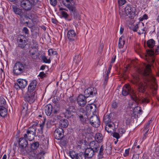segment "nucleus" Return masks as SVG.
I'll return each mask as SVG.
<instances>
[{
  "label": "nucleus",
  "mask_w": 159,
  "mask_h": 159,
  "mask_svg": "<svg viewBox=\"0 0 159 159\" xmlns=\"http://www.w3.org/2000/svg\"><path fill=\"white\" fill-rule=\"evenodd\" d=\"M151 66L150 64L147 65L146 66V69L143 72L144 79L148 82L152 81L153 83L151 86V89H157V85L155 82V79L151 73Z\"/></svg>",
  "instance_id": "f257e3e1"
},
{
  "label": "nucleus",
  "mask_w": 159,
  "mask_h": 159,
  "mask_svg": "<svg viewBox=\"0 0 159 159\" xmlns=\"http://www.w3.org/2000/svg\"><path fill=\"white\" fill-rule=\"evenodd\" d=\"M84 95L83 94L80 95L77 99L78 105L81 107H84L87 103L86 98L92 97L95 96L97 93V90H84Z\"/></svg>",
  "instance_id": "f03ea898"
},
{
  "label": "nucleus",
  "mask_w": 159,
  "mask_h": 159,
  "mask_svg": "<svg viewBox=\"0 0 159 159\" xmlns=\"http://www.w3.org/2000/svg\"><path fill=\"white\" fill-rule=\"evenodd\" d=\"M24 97L25 100L30 103H33L36 98V94L35 90H25ZM24 93L23 92H22Z\"/></svg>",
  "instance_id": "7ed1b4c3"
},
{
  "label": "nucleus",
  "mask_w": 159,
  "mask_h": 159,
  "mask_svg": "<svg viewBox=\"0 0 159 159\" xmlns=\"http://www.w3.org/2000/svg\"><path fill=\"white\" fill-rule=\"evenodd\" d=\"M159 49V46H158L157 48L154 49H147L146 52H147V55H146V59L148 61V62L151 64L152 65L154 63L155 59L154 58V56L155 54H157V52H158Z\"/></svg>",
  "instance_id": "20e7f679"
},
{
  "label": "nucleus",
  "mask_w": 159,
  "mask_h": 159,
  "mask_svg": "<svg viewBox=\"0 0 159 159\" xmlns=\"http://www.w3.org/2000/svg\"><path fill=\"white\" fill-rule=\"evenodd\" d=\"M20 2L21 7L25 11H31L34 6L32 0H20Z\"/></svg>",
  "instance_id": "39448f33"
},
{
  "label": "nucleus",
  "mask_w": 159,
  "mask_h": 159,
  "mask_svg": "<svg viewBox=\"0 0 159 159\" xmlns=\"http://www.w3.org/2000/svg\"><path fill=\"white\" fill-rule=\"evenodd\" d=\"M124 9L125 14L131 19H133L136 15V8L132 5H128Z\"/></svg>",
  "instance_id": "423d86ee"
},
{
  "label": "nucleus",
  "mask_w": 159,
  "mask_h": 159,
  "mask_svg": "<svg viewBox=\"0 0 159 159\" xmlns=\"http://www.w3.org/2000/svg\"><path fill=\"white\" fill-rule=\"evenodd\" d=\"M25 65L21 62H16L13 67L14 73L16 75L21 74L25 71Z\"/></svg>",
  "instance_id": "0eeeda50"
},
{
  "label": "nucleus",
  "mask_w": 159,
  "mask_h": 159,
  "mask_svg": "<svg viewBox=\"0 0 159 159\" xmlns=\"http://www.w3.org/2000/svg\"><path fill=\"white\" fill-rule=\"evenodd\" d=\"M131 98V100L129 101V106L131 108H134V111H136V109L138 110V111L137 112L140 114L142 111L140 109V107H137L139 101V99L137 96V94H136L134 96H132Z\"/></svg>",
  "instance_id": "6e6552de"
},
{
  "label": "nucleus",
  "mask_w": 159,
  "mask_h": 159,
  "mask_svg": "<svg viewBox=\"0 0 159 159\" xmlns=\"http://www.w3.org/2000/svg\"><path fill=\"white\" fill-rule=\"evenodd\" d=\"M17 47L21 49L25 48L27 44V41L25 36L22 35H19L18 36L16 40Z\"/></svg>",
  "instance_id": "1a4fd4ad"
},
{
  "label": "nucleus",
  "mask_w": 159,
  "mask_h": 159,
  "mask_svg": "<svg viewBox=\"0 0 159 159\" xmlns=\"http://www.w3.org/2000/svg\"><path fill=\"white\" fill-rule=\"evenodd\" d=\"M68 8L70 10L71 15L73 16L74 19L78 20H80V15L75 7L72 6H70Z\"/></svg>",
  "instance_id": "9d476101"
},
{
  "label": "nucleus",
  "mask_w": 159,
  "mask_h": 159,
  "mask_svg": "<svg viewBox=\"0 0 159 159\" xmlns=\"http://www.w3.org/2000/svg\"><path fill=\"white\" fill-rule=\"evenodd\" d=\"M89 121L93 127H98L100 125L99 118L96 115H93L90 117Z\"/></svg>",
  "instance_id": "9b49d317"
},
{
  "label": "nucleus",
  "mask_w": 159,
  "mask_h": 159,
  "mask_svg": "<svg viewBox=\"0 0 159 159\" xmlns=\"http://www.w3.org/2000/svg\"><path fill=\"white\" fill-rule=\"evenodd\" d=\"M70 155L72 159H85L84 154L81 152L78 153L74 151L70 152Z\"/></svg>",
  "instance_id": "f8f14e48"
},
{
  "label": "nucleus",
  "mask_w": 159,
  "mask_h": 159,
  "mask_svg": "<svg viewBox=\"0 0 159 159\" xmlns=\"http://www.w3.org/2000/svg\"><path fill=\"white\" fill-rule=\"evenodd\" d=\"M63 130L61 128H58L55 130L54 135L57 139H61L63 136Z\"/></svg>",
  "instance_id": "ddd939ff"
},
{
  "label": "nucleus",
  "mask_w": 159,
  "mask_h": 159,
  "mask_svg": "<svg viewBox=\"0 0 159 159\" xmlns=\"http://www.w3.org/2000/svg\"><path fill=\"white\" fill-rule=\"evenodd\" d=\"M27 84V82L25 80L20 79L18 81V83L15 84L14 87L17 89H18V87L21 89H24L26 86Z\"/></svg>",
  "instance_id": "4468645a"
},
{
  "label": "nucleus",
  "mask_w": 159,
  "mask_h": 159,
  "mask_svg": "<svg viewBox=\"0 0 159 159\" xmlns=\"http://www.w3.org/2000/svg\"><path fill=\"white\" fill-rule=\"evenodd\" d=\"M68 39L70 41H73L76 39L77 36L74 30H70L67 34Z\"/></svg>",
  "instance_id": "2eb2a0df"
},
{
  "label": "nucleus",
  "mask_w": 159,
  "mask_h": 159,
  "mask_svg": "<svg viewBox=\"0 0 159 159\" xmlns=\"http://www.w3.org/2000/svg\"><path fill=\"white\" fill-rule=\"evenodd\" d=\"M95 152H96L93 149L89 148H87L85 150L84 154L85 157L91 158L93 156Z\"/></svg>",
  "instance_id": "dca6fc26"
},
{
  "label": "nucleus",
  "mask_w": 159,
  "mask_h": 159,
  "mask_svg": "<svg viewBox=\"0 0 159 159\" xmlns=\"http://www.w3.org/2000/svg\"><path fill=\"white\" fill-rule=\"evenodd\" d=\"M13 10L15 13L19 15L21 18L24 16L25 17H28L26 15L24 14V13L22 9L17 7L16 6H14L12 7Z\"/></svg>",
  "instance_id": "f3484780"
},
{
  "label": "nucleus",
  "mask_w": 159,
  "mask_h": 159,
  "mask_svg": "<svg viewBox=\"0 0 159 159\" xmlns=\"http://www.w3.org/2000/svg\"><path fill=\"white\" fill-rule=\"evenodd\" d=\"M140 79L139 77L135 78V83L139 85V89H146L148 88V84L146 82H139Z\"/></svg>",
  "instance_id": "a211bd4d"
},
{
  "label": "nucleus",
  "mask_w": 159,
  "mask_h": 159,
  "mask_svg": "<svg viewBox=\"0 0 159 159\" xmlns=\"http://www.w3.org/2000/svg\"><path fill=\"white\" fill-rule=\"evenodd\" d=\"M27 139L25 138L24 137L20 138L19 139V144L20 148L23 149L26 148L28 144Z\"/></svg>",
  "instance_id": "6ab92c4d"
},
{
  "label": "nucleus",
  "mask_w": 159,
  "mask_h": 159,
  "mask_svg": "<svg viewBox=\"0 0 159 159\" xmlns=\"http://www.w3.org/2000/svg\"><path fill=\"white\" fill-rule=\"evenodd\" d=\"M121 93L124 96H126L129 94L130 97L134 96L136 94L134 90H122Z\"/></svg>",
  "instance_id": "aec40b11"
},
{
  "label": "nucleus",
  "mask_w": 159,
  "mask_h": 159,
  "mask_svg": "<svg viewBox=\"0 0 159 159\" xmlns=\"http://www.w3.org/2000/svg\"><path fill=\"white\" fill-rule=\"evenodd\" d=\"M53 107L50 104H48L45 106V111L46 115L50 116L52 111Z\"/></svg>",
  "instance_id": "412c9836"
},
{
  "label": "nucleus",
  "mask_w": 159,
  "mask_h": 159,
  "mask_svg": "<svg viewBox=\"0 0 159 159\" xmlns=\"http://www.w3.org/2000/svg\"><path fill=\"white\" fill-rule=\"evenodd\" d=\"M96 108V106L95 104H88L86 106V110L88 113L92 112L93 114L95 112Z\"/></svg>",
  "instance_id": "4be33fe9"
},
{
  "label": "nucleus",
  "mask_w": 159,
  "mask_h": 159,
  "mask_svg": "<svg viewBox=\"0 0 159 159\" xmlns=\"http://www.w3.org/2000/svg\"><path fill=\"white\" fill-rule=\"evenodd\" d=\"M89 145L90 146L89 148L93 149L96 152H97L99 149V145L98 143H96L94 141L91 142Z\"/></svg>",
  "instance_id": "5701e85b"
},
{
  "label": "nucleus",
  "mask_w": 159,
  "mask_h": 159,
  "mask_svg": "<svg viewBox=\"0 0 159 159\" xmlns=\"http://www.w3.org/2000/svg\"><path fill=\"white\" fill-rule=\"evenodd\" d=\"M114 124L112 122H110V123H107L105 127V130L108 133H111L112 132V131L113 130V126Z\"/></svg>",
  "instance_id": "b1692460"
},
{
  "label": "nucleus",
  "mask_w": 159,
  "mask_h": 159,
  "mask_svg": "<svg viewBox=\"0 0 159 159\" xmlns=\"http://www.w3.org/2000/svg\"><path fill=\"white\" fill-rule=\"evenodd\" d=\"M56 120L54 118L51 117L48 120L46 123V126L47 128H50L54 124L55 121Z\"/></svg>",
  "instance_id": "393cba45"
},
{
  "label": "nucleus",
  "mask_w": 159,
  "mask_h": 159,
  "mask_svg": "<svg viewBox=\"0 0 159 159\" xmlns=\"http://www.w3.org/2000/svg\"><path fill=\"white\" fill-rule=\"evenodd\" d=\"M75 104H72V105L70 106L67 110H66V113L69 114L70 112L71 116H73V113L75 112Z\"/></svg>",
  "instance_id": "a878e982"
},
{
  "label": "nucleus",
  "mask_w": 159,
  "mask_h": 159,
  "mask_svg": "<svg viewBox=\"0 0 159 159\" xmlns=\"http://www.w3.org/2000/svg\"><path fill=\"white\" fill-rule=\"evenodd\" d=\"M59 125L62 127L66 128L68 125V122L67 120L62 119L60 120L59 122Z\"/></svg>",
  "instance_id": "bb28decb"
},
{
  "label": "nucleus",
  "mask_w": 159,
  "mask_h": 159,
  "mask_svg": "<svg viewBox=\"0 0 159 159\" xmlns=\"http://www.w3.org/2000/svg\"><path fill=\"white\" fill-rule=\"evenodd\" d=\"M27 133L24 134V137L25 139H27L30 141H31L34 139L35 135H33L32 134L27 131Z\"/></svg>",
  "instance_id": "cd10ccee"
},
{
  "label": "nucleus",
  "mask_w": 159,
  "mask_h": 159,
  "mask_svg": "<svg viewBox=\"0 0 159 159\" xmlns=\"http://www.w3.org/2000/svg\"><path fill=\"white\" fill-rule=\"evenodd\" d=\"M95 139L97 142H101L103 140V136L101 134L98 133L95 135Z\"/></svg>",
  "instance_id": "c85d7f7f"
},
{
  "label": "nucleus",
  "mask_w": 159,
  "mask_h": 159,
  "mask_svg": "<svg viewBox=\"0 0 159 159\" xmlns=\"http://www.w3.org/2000/svg\"><path fill=\"white\" fill-rule=\"evenodd\" d=\"M124 37L123 36L120 37L119 39L118 43V46L120 48H123L125 43V40L124 39Z\"/></svg>",
  "instance_id": "c756f323"
},
{
  "label": "nucleus",
  "mask_w": 159,
  "mask_h": 159,
  "mask_svg": "<svg viewBox=\"0 0 159 159\" xmlns=\"http://www.w3.org/2000/svg\"><path fill=\"white\" fill-rule=\"evenodd\" d=\"M37 82L36 80L32 81L29 84L28 89H34L37 85Z\"/></svg>",
  "instance_id": "7c9ffc66"
},
{
  "label": "nucleus",
  "mask_w": 159,
  "mask_h": 159,
  "mask_svg": "<svg viewBox=\"0 0 159 159\" xmlns=\"http://www.w3.org/2000/svg\"><path fill=\"white\" fill-rule=\"evenodd\" d=\"M36 129V126L33 125L32 126L30 127L28 129L27 131L32 134L33 135H35V132Z\"/></svg>",
  "instance_id": "2f4dec72"
},
{
  "label": "nucleus",
  "mask_w": 159,
  "mask_h": 159,
  "mask_svg": "<svg viewBox=\"0 0 159 159\" xmlns=\"http://www.w3.org/2000/svg\"><path fill=\"white\" fill-rule=\"evenodd\" d=\"M131 118L132 116L131 115L128 114H125V119L126 125H128L130 124Z\"/></svg>",
  "instance_id": "473e14b6"
},
{
  "label": "nucleus",
  "mask_w": 159,
  "mask_h": 159,
  "mask_svg": "<svg viewBox=\"0 0 159 159\" xmlns=\"http://www.w3.org/2000/svg\"><path fill=\"white\" fill-rule=\"evenodd\" d=\"M7 114V110L5 107L0 108V116L4 117Z\"/></svg>",
  "instance_id": "72a5a7b5"
},
{
  "label": "nucleus",
  "mask_w": 159,
  "mask_h": 159,
  "mask_svg": "<svg viewBox=\"0 0 159 159\" xmlns=\"http://www.w3.org/2000/svg\"><path fill=\"white\" fill-rule=\"evenodd\" d=\"M155 41L153 39H150L147 41L148 46L150 48H152L155 46Z\"/></svg>",
  "instance_id": "f704fd0d"
},
{
  "label": "nucleus",
  "mask_w": 159,
  "mask_h": 159,
  "mask_svg": "<svg viewBox=\"0 0 159 159\" xmlns=\"http://www.w3.org/2000/svg\"><path fill=\"white\" fill-rule=\"evenodd\" d=\"M103 147L102 146L100 148L99 151L98 155V159H101L103 157Z\"/></svg>",
  "instance_id": "c9c22d12"
},
{
  "label": "nucleus",
  "mask_w": 159,
  "mask_h": 159,
  "mask_svg": "<svg viewBox=\"0 0 159 159\" xmlns=\"http://www.w3.org/2000/svg\"><path fill=\"white\" fill-rule=\"evenodd\" d=\"M39 145V143L38 142H35L31 144V147L32 149L36 150L38 148Z\"/></svg>",
  "instance_id": "e433bc0d"
},
{
  "label": "nucleus",
  "mask_w": 159,
  "mask_h": 159,
  "mask_svg": "<svg viewBox=\"0 0 159 159\" xmlns=\"http://www.w3.org/2000/svg\"><path fill=\"white\" fill-rule=\"evenodd\" d=\"M81 60V56L79 54L74 57V61L76 63H78Z\"/></svg>",
  "instance_id": "4c0bfd02"
},
{
  "label": "nucleus",
  "mask_w": 159,
  "mask_h": 159,
  "mask_svg": "<svg viewBox=\"0 0 159 159\" xmlns=\"http://www.w3.org/2000/svg\"><path fill=\"white\" fill-rule=\"evenodd\" d=\"M6 101L2 97H0V107H4L6 104Z\"/></svg>",
  "instance_id": "58836bf2"
},
{
  "label": "nucleus",
  "mask_w": 159,
  "mask_h": 159,
  "mask_svg": "<svg viewBox=\"0 0 159 159\" xmlns=\"http://www.w3.org/2000/svg\"><path fill=\"white\" fill-rule=\"evenodd\" d=\"M48 55L52 56V55H56L57 53L56 51H54L52 49H50L48 50Z\"/></svg>",
  "instance_id": "ea45409f"
},
{
  "label": "nucleus",
  "mask_w": 159,
  "mask_h": 159,
  "mask_svg": "<svg viewBox=\"0 0 159 159\" xmlns=\"http://www.w3.org/2000/svg\"><path fill=\"white\" fill-rule=\"evenodd\" d=\"M41 58L43 62L45 63H51L50 60V59H48L45 56H42Z\"/></svg>",
  "instance_id": "a19ab883"
},
{
  "label": "nucleus",
  "mask_w": 159,
  "mask_h": 159,
  "mask_svg": "<svg viewBox=\"0 0 159 159\" xmlns=\"http://www.w3.org/2000/svg\"><path fill=\"white\" fill-rule=\"evenodd\" d=\"M28 104L26 102H23L22 104V110H27L28 109Z\"/></svg>",
  "instance_id": "79ce46f5"
},
{
  "label": "nucleus",
  "mask_w": 159,
  "mask_h": 159,
  "mask_svg": "<svg viewBox=\"0 0 159 159\" xmlns=\"http://www.w3.org/2000/svg\"><path fill=\"white\" fill-rule=\"evenodd\" d=\"M61 13L63 17L65 19L67 18L68 16V15L65 11H61Z\"/></svg>",
  "instance_id": "37998d69"
},
{
  "label": "nucleus",
  "mask_w": 159,
  "mask_h": 159,
  "mask_svg": "<svg viewBox=\"0 0 159 159\" xmlns=\"http://www.w3.org/2000/svg\"><path fill=\"white\" fill-rule=\"evenodd\" d=\"M104 121L105 122L107 123H110L111 122V120L109 118V116H106L104 119Z\"/></svg>",
  "instance_id": "c03bdc74"
},
{
  "label": "nucleus",
  "mask_w": 159,
  "mask_h": 159,
  "mask_svg": "<svg viewBox=\"0 0 159 159\" xmlns=\"http://www.w3.org/2000/svg\"><path fill=\"white\" fill-rule=\"evenodd\" d=\"M50 3L53 6H55L57 4V0H50Z\"/></svg>",
  "instance_id": "a18cd8bd"
},
{
  "label": "nucleus",
  "mask_w": 159,
  "mask_h": 159,
  "mask_svg": "<svg viewBox=\"0 0 159 159\" xmlns=\"http://www.w3.org/2000/svg\"><path fill=\"white\" fill-rule=\"evenodd\" d=\"M113 136L114 137L118 139L120 138V136L118 133L115 132L113 133Z\"/></svg>",
  "instance_id": "49530a36"
},
{
  "label": "nucleus",
  "mask_w": 159,
  "mask_h": 159,
  "mask_svg": "<svg viewBox=\"0 0 159 159\" xmlns=\"http://www.w3.org/2000/svg\"><path fill=\"white\" fill-rule=\"evenodd\" d=\"M22 31L25 34H29V30L26 27H24L22 30Z\"/></svg>",
  "instance_id": "de8ad7c7"
},
{
  "label": "nucleus",
  "mask_w": 159,
  "mask_h": 159,
  "mask_svg": "<svg viewBox=\"0 0 159 159\" xmlns=\"http://www.w3.org/2000/svg\"><path fill=\"white\" fill-rule=\"evenodd\" d=\"M118 131L120 134H122L125 133V130L123 128H120L118 129Z\"/></svg>",
  "instance_id": "09e8293b"
},
{
  "label": "nucleus",
  "mask_w": 159,
  "mask_h": 159,
  "mask_svg": "<svg viewBox=\"0 0 159 159\" xmlns=\"http://www.w3.org/2000/svg\"><path fill=\"white\" fill-rule=\"evenodd\" d=\"M111 107L112 108L116 109L117 107V103L115 102H113L112 103Z\"/></svg>",
  "instance_id": "8fccbe9b"
},
{
  "label": "nucleus",
  "mask_w": 159,
  "mask_h": 159,
  "mask_svg": "<svg viewBox=\"0 0 159 159\" xmlns=\"http://www.w3.org/2000/svg\"><path fill=\"white\" fill-rule=\"evenodd\" d=\"M126 2L125 0H119L118 3L120 6H122Z\"/></svg>",
  "instance_id": "3c124183"
},
{
  "label": "nucleus",
  "mask_w": 159,
  "mask_h": 159,
  "mask_svg": "<svg viewBox=\"0 0 159 159\" xmlns=\"http://www.w3.org/2000/svg\"><path fill=\"white\" fill-rule=\"evenodd\" d=\"M39 76L40 77V78H43L46 76V75L45 73H44L43 72H40Z\"/></svg>",
  "instance_id": "603ef678"
},
{
  "label": "nucleus",
  "mask_w": 159,
  "mask_h": 159,
  "mask_svg": "<svg viewBox=\"0 0 159 159\" xmlns=\"http://www.w3.org/2000/svg\"><path fill=\"white\" fill-rule=\"evenodd\" d=\"M131 89L130 85L128 84H125L122 88V89Z\"/></svg>",
  "instance_id": "864d4df0"
},
{
  "label": "nucleus",
  "mask_w": 159,
  "mask_h": 159,
  "mask_svg": "<svg viewBox=\"0 0 159 159\" xmlns=\"http://www.w3.org/2000/svg\"><path fill=\"white\" fill-rule=\"evenodd\" d=\"M45 120L46 119H44L43 121L42 122V123L40 125V127L41 128V130H42L43 129V126L45 124Z\"/></svg>",
  "instance_id": "5fc2aeb1"
},
{
  "label": "nucleus",
  "mask_w": 159,
  "mask_h": 159,
  "mask_svg": "<svg viewBox=\"0 0 159 159\" xmlns=\"http://www.w3.org/2000/svg\"><path fill=\"white\" fill-rule=\"evenodd\" d=\"M129 148L126 149L125 151V153L124 154V156L125 157H126L129 155Z\"/></svg>",
  "instance_id": "6e6d98bb"
},
{
  "label": "nucleus",
  "mask_w": 159,
  "mask_h": 159,
  "mask_svg": "<svg viewBox=\"0 0 159 159\" xmlns=\"http://www.w3.org/2000/svg\"><path fill=\"white\" fill-rule=\"evenodd\" d=\"M145 30V28H143V29H142L141 30H139L138 32V33L140 35L142 34H143L144 33V31Z\"/></svg>",
  "instance_id": "4d7b16f0"
},
{
  "label": "nucleus",
  "mask_w": 159,
  "mask_h": 159,
  "mask_svg": "<svg viewBox=\"0 0 159 159\" xmlns=\"http://www.w3.org/2000/svg\"><path fill=\"white\" fill-rule=\"evenodd\" d=\"M139 153L138 154H134L132 157V159H139Z\"/></svg>",
  "instance_id": "13d9d810"
},
{
  "label": "nucleus",
  "mask_w": 159,
  "mask_h": 159,
  "mask_svg": "<svg viewBox=\"0 0 159 159\" xmlns=\"http://www.w3.org/2000/svg\"><path fill=\"white\" fill-rule=\"evenodd\" d=\"M148 18V16L146 14H144L143 16L141 18V20H146Z\"/></svg>",
  "instance_id": "bf43d9fd"
},
{
  "label": "nucleus",
  "mask_w": 159,
  "mask_h": 159,
  "mask_svg": "<svg viewBox=\"0 0 159 159\" xmlns=\"http://www.w3.org/2000/svg\"><path fill=\"white\" fill-rule=\"evenodd\" d=\"M149 102V100L147 98H144L142 100V103H148Z\"/></svg>",
  "instance_id": "052dcab7"
},
{
  "label": "nucleus",
  "mask_w": 159,
  "mask_h": 159,
  "mask_svg": "<svg viewBox=\"0 0 159 159\" xmlns=\"http://www.w3.org/2000/svg\"><path fill=\"white\" fill-rule=\"evenodd\" d=\"M112 65H111V64H110L108 70L107 72V74H109L110 72V70L111 69V67L112 66Z\"/></svg>",
  "instance_id": "680f3d73"
},
{
  "label": "nucleus",
  "mask_w": 159,
  "mask_h": 159,
  "mask_svg": "<svg viewBox=\"0 0 159 159\" xmlns=\"http://www.w3.org/2000/svg\"><path fill=\"white\" fill-rule=\"evenodd\" d=\"M139 27L138 25H136L133 29V30L134 32H136L137 31V29Z\"/></svg>",
  "instance_id": "e2e57ef3"
},
{
  "label": "nucleus",
  "mask_w": 159,
  "mask_h": 159,
  "mask_svg": "<svg viewBox=\"0 0 159 159\" xmlns=\"http://www.w3.org/2000/svg\"><path fill=\"white\" fill-rule=\"evenodd\" d=\"M52 101L54 103H56L58 102V101L57 98H54L52 99Z\"/></svg>",
  "instance_id": "0e129e2a"
},
{
  "label": "nucleus",
  "mask_w": 159,
  "mask_h": 159,
  "mask_svg": "<svg viewBox=\"0 0 159 159\" xmlns=\"http://www.w3.org/2000/svg\"><path fill=\"white\" fill-rule=\"evenodd\" d=\"M116 56H115V57H114V58H113L111 60V61L110 63V64H111V65H112L113 64V63L115 61V60H116Z\"/></svg>",
  "instance_id": "69168bd1"
},
{
  "label": "nucleus",
  "mask_w": 159,
  "mask_h": 159,
  "mask_svg": "<svg viewBox=\"0 0 159 159\" xmlns=\"http://www.w3.org/2000/svg\"><path fill=\"white\" fill-rule=\"evenodd\" d=\"M124 30V27H121L120 28V33L121 34H122L123 33Z\"/></svg>",
  "instance_id": "338daca9"
},
{
  "label": "nucleus",
  "mask_w": 159,
  "mask_h": 159,
  "mask_svg": "<svg viewBox=\"0 0 159 159\" xmlns=\"http://www.w3.org/2000/svg\"><path fill=\"white\" fill-rule=\"evenodd\" d=\"M103 48V44L102 43L100 45L99 47V49L101 50L102 51V49Z\"/></svg>",
  "instance_id": "774afa93"
}]
</instances>
